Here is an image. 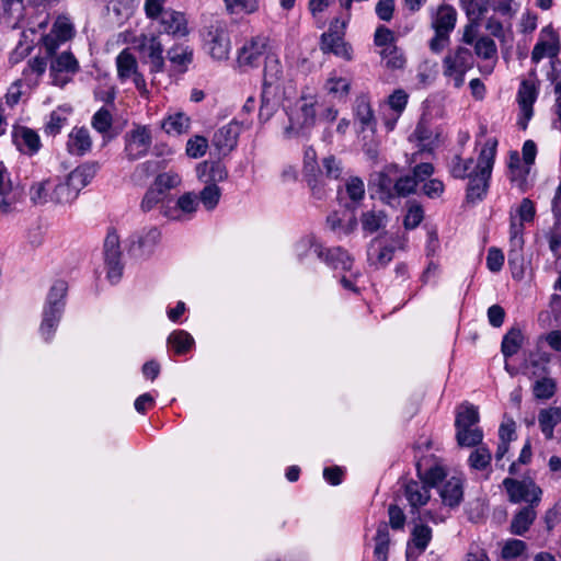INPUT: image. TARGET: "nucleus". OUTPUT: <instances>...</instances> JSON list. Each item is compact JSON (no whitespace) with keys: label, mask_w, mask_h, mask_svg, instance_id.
<instances>
[{"label":"nucleus","mask_w":561,"mask_h":561,"mask_svg":"<svg viewBox=\"0 0 561 561\" xmlns=\"http://www.w3.org/2000/svg\"><path fill=\"white\" fill-rule=\"evenodd\" d=\"M473 66V54L463 46H457L448 50L442 60L443 76L451 81L456 89H460L463 85L465 76Z\"/></svg>","instance_id":"6"},{"label":"nucleus","mask_w":561,"mask_h":561,"mask_svg":"<svg viewBox=\"0 0 561 561\" xmlns=\"http://www.w3.org/2000/svg\"><path fill=\"white\" fill-rule=\"evenodd\" d=\"M15 142L21 151L28 154L36 153L41 148L39 136L28 127H21L15 131Z\"/></svg>","instance_id":"31"},{"label":"nucleus","mask_w":561,"mask_h":561,"mask_svg":"<svg viewBox=\"0 0 561 561\" xmlns=\"http://www.w3.org/2000/svg\"><path fill=\"white\" fill-rule=\"evenodd\" d=\"M380 55L388 68L401 69L405 64L403 55L396 46H388L382 48Z\"/></svg>","instance_id":"54"},{"label":"nucleus","mask_w":561,"mask_h":561,"mask_svg":"<svg viewBox=\"0 0 561 561\" xmlns=\"http://www.w3.org/2000/svg\"><path fill=\"white\" fill-rule=\"evenodd\" d=\"M397 247L383 237L374 238L367 247V262L375 270L386 267L393 259Z\"/></svg>","instance_id":"14"},{"label":"nucleus","mask_w":561,"mask_h":561,"mask_svg":"<svg viewBox=\"0 0 561 561\" xmlns=\"http://www.w3.org/2000/svg\"><path fill=\"white\" fill-rule=\"evenodd\" d=\"M190 123L191 119L185 114L175 113L163 121L162 128L168 134L181 135L188 130Z\"/></svg>","instance_id":"41"},{"label":"nucleus","mask_w":561,"mask_h":561,"mask_svg":"<svg viewBox=\"0 0 561 561\" xmlns=\"http://www.w3.org/2000/svg\"><path fill=\"white\" fill-rule=\"evenodd\" d=\"M354 111L355 118L360 125V130H369L373 135L376 130V119L366 95L356 98Z\"/></svg>","instance_id":"26"},{"label":"nucleus","mask_w":561,"mask_h":561,"mask_svg":"<svg viewBox=\"0 0 561 561\" xmlns=\"http://www.w3.org/2000/svg\"><path fill=\"white\" fill-rule=\"evenodd\" d=\"M180 184H181L180 175L170 171V172L159 174L154 180L153 186L165 196V193L169 190L174 188V187L179 186Z\"/></svg>","instance_id":"55"},{"label":"nucleus","mask_w":561,"mask_h":561,"mask_svg":"<svg viewBox=\"0 0 561 561\" xmlns=\"http://www.w3.org/2000/svg\"><path fill=\"white\" fill-rule=\"evenodd\" d=\"M104 260L107 267V278L117 283L123 274L122 251L119 237L114 228L108 229L103 244Z\"/></svg>","instance_id":"12"},{"label":"nucleus","mask_w":561,"mask_h":561,"mask_svg":"<svg viewBox=\"0 0 561 561\" xmlns=\"http://www.w3.org/2000/svg\"><path fill=\"white\" fill-rule=\"evenodd\" d=\"M556 381L547 376L538 378L533 386L534 396L539 400L552 398L556 393Z\"/></svg>","instance_id":"46"},{"label":"nucleus","mask_w":561,"mask_h":561,"mask_svg":"<svg viewBox=\"0 0 561 561\" xmlns=\"http://www.w3.org/2000/svg\"><path fill=\"white\" fill-rule=\"evenodd\" d=\"M198 206V197L195 193L188 192L180 196L173 206L163 204L160 207V213L173 220H181L182 214H193Z\"/></svg>","instance_id":"21"},{"label":"nucleus","mask_w":561,"mask_h":561,"mask_svg":"<svg viewBox=\"0 0 561 561\" xmlns=\"http://www.w3.org/2000/svg\"><path fill=\"white\" fill-rule=\"evenodd\" d=\"M457 12L449 4H442L432 18V27L435 31L434 37L430 41V48L433 53H440L449 43V34L455 28Z\"/></svg>","instance_id":"7"},{"label":"nucleus","mask_w":561,"mask_h":561,"mask_svg":"<svg viewBox=\"0 0 561 561\" xmlns=\"http://www.w3.org/2000/svg\"><path fill=\"white\" fill-rule=\"evenodd\" d=\"M360 224L365 232L374 233L387 226L388 215L383 210H367L362 214Z\"/></svg>","instance_id":"33"},{"label":"nucleus","mask_w":561,"mask_h":561,"mask_svg":"<svg viewBox=\"0 0 561 561\" xmlns=\"http://www.w3.org/2000/svg\"><path fill=\"white\" fill-rule=\"evenodd\" d=\"M523 340L524 336L520 329L512 328L508 330L507 333L503 336L501 345V351L504 357L507 358L515 355L519 351L523 344Z\"/></svg>","instance_id":"38"},{"label":"nucleus","mask_w":561,"mask_h":561,"mask_svg":"<svg viewBox=\"0 0 561 561\" xmlns=\"http://www.w3.org/2000/svg\"><path fill=\"white\" fill-rule=\"evenodd\" d=\"M461 3L469 21H480L489 9L490 0H461Z\"/></svg>","instance_id":"48"},{"label":"nucleus","mask_w":561,"mask_h":561,"mask_svg":"<svg viewBox=\"0 0 561 561\" xmlns=\"http://www.w3.org/2000/svg\"><path fill=\"white\" fill-rule=\"evenodd\" d=\"M537 89L535 84L530 83L527 80H524L520 83L517 101L520 108L522 117L518 121V125L522 129H526L528 126V122L533 117L534 114V103L537 100Z\"/></svg>","instance_id":"19"},{"label":"nucleus","mask_w":561,"mask_h":561,"mask_svg":"<svg viewBox=\"0 0 561 561\" xmlns=\"http://www.w3.org/2000/svg\"><path fill=\"white\" fill-rule=\"evenodd\" d=\"M92 127L99 131L100 134L107 133L113 124V117L108 110L105 107H101L94 115L91 121Z\"/></svg>","instance_id":"57"},{"label":"nucleus","mask_w":561,"mask_h":561,"mask_svg":"<svg viewBox=\"0 0 561 561\" xmlns=\"http://www.w3.org/2000/svg\"><path fill=\"white\" fill-rule=\"evenodd\" d=\"M79 68L75 56L69 51H64L50 62L51 72H71L75 73Z\"/></svg>","instance_id":"43"},{"label":"nucleus","mask_w":561,"mask_h":561,"mask_svg":"<svg viewBox=\"0 0 561 561\" xmlns=\"http://www.w3.org/2000/svg\"><path fill=\"white\" fill-rule=\"evenodd\" d=\"M49 181H43L35 183L30 188L31 201L36 205H43L48 201V188Z\"/></svg>","instance_id":"64"},{"label":"nucleus","mask_w":561,"mask_h":561,"mask_svg":"<svg viewBox=\"0 0 561 561\" xmlns=\"http://www.w3.org/2000/svg\"><path fill=\"white\" fill-rule=\"evenodd\" d=\"M136 48L140 54L141 60L149 65L151 73L162 72L165 61L163 57V43L161 35L141 34L136 38Z\"/></svg>","instance_id":"9"},{"label":"nucleus","mask_w":561,"mask_h":561,"mask_svg":"<svg viewBox=\"0 0 561 561\" xmlns=\"http://www.w3.org/2000/svg\"><path fill=\"white\" fill-rule=\"evenodd\" d=\"M536 215V207L531 199L525 197L516 209V215L511 213L510 218V250L508 264L513 268H518L522 273L524 263V227L531 222Z\"/></svg>","instance_id":"1"},{"label":"nucleus","mask_w":561,"mask_h":561,"mask_svg":"<svg viewBox=\"0 0 561 561\" xmlns=\"http://www.w3.org/2000/svg\"><path fill=\"white\" fill-rule=\"evenodd\" d=\"M483 432L479 426L456 428V440L460 447H474L482 443Z\"/></svg>","instance_id":"40"},{"label":"nucleus","mask_w":561,"mask_h":561,"mask_svg":"<svg viewBox=\"0 0 561 561\" xmlns=\"http://www.w3.org/2000/svg\"><path fill=\"white\" fill-rule=\"evenodd\" d=\"M537 506L526 505L522 507L512 518L510 525V533L516 536L525 535L530 526L534 524L537 513Z\"/></svg>","instance_id":"27"},{"label":"nucleus","mask_w":561,"mask_h":561,"mask_svg":"<svg viewBox=\"0 0 561 561\" xmlns=\"http://www.w3.org/2000/svg\"><path fill=\"white\" fill-rule=\"evenodd\" d=\"M231 14L253 13L259 8L257 0H224Z\"/></svg>","instance_id":"56"},{"label":"nucleus","mask_w":561,"mask_h":561,"mask_svg":"<svg viewBox=\"0 0 561 561\" xmlns=\"http://www.w3.org/2000/svg\"><path fill=\"white\" fill-rule=\"evenodd\" d=\"M416 471L422 482L428 485L430 489L442 482L446 477V472L443 467L434 466L430 469L423 470L421 461L416 462Z\"/></svg>","instance_id":"42"},{"label":"nucleus","mask_w":561,"mask_h":561,"mask_svg":"<svg viewBox=\"0 0 561 561\" xmlns=\"http://www.w3.org/2000/svg\"><path fill=\"white\" fill-rule=\"evenodd\" d=\"M208 140L203 136H194L186 144V153L191 158H201L206 153Z\"/></svg>","instance_id":"60"},{"label":"nucleus","mask_w":561,"mask_h":561,"mask_svg":"<svg viewBox=\"0 0 561 561\" xmlns=\"http://www.w3.org/2000/svg\"><path fill=\"white\" fill-rule=\"evenodd\" d=\"M322 176L325 175L328 179L337 180L343 173L342 163L334 156L325 157L322 160Z\"/></svg>","instance_id":"61"},{"label":"nucleus","mask_w":561,"mask_h":561,"mask_svg":"<svg viewBox=\"0 0 561 561\" xmlns=\"http://www.w3.org/2000/svg\"><path fill=\"white\" fill-rule=\"evenodd\" d=\"M161 233L158 228L150 227L130 237L128 253L136 259L148 257L160 240Z\"/></svg>","instance_id":"13"},{"label":"nucleus","mask_w":561,"mask_h":561,"mask_svg":"<svg viewBox=\"0 0 561 561\" xmlns=\"http://www.w3.org/2000/svg\"><path fill=\"white\" fill-rule=\"evenodd\" d=\"M168 58L179 67H186L192 61L193 53L187 47L174 46L168 50Z\"/></svg>","instance_id":"58"},{"label":"nucleus","mask_w":561,"mask_h":561,"mask_svg":"<svg viewBox=\"0 0 561 561\" xmlns=\"http://www.w3.org/2000/svg\"><path fill=\"white\" fill-rule=\"evenodd\" d=\"M432 540V528L424 524H416L411 533V540L408 542L407 558L419 557L423 553Z\"/></svg>","instance_id":"23"},{"label":"nucleus","mask_w":561,"mask_h":561,"mask_svg":"<svg viewBox=\"0 0 561 561\" xmlns=\"http://www.w3.org/2000/svg\"><path fill=\"white\" fill-rule=\"evenodd\" d=\"M463 491L461 481L458 478H451L443 485L440 496L443 502L450 506L456 507L462 500Z\"/></svg>","instance_id":"34"},{"label":"nucleus","mask_w":561,"mask_h":561,"mask_svg":"<svg viewBox=\"0 0 561 561\" xmlns=\"http://www.w3.org/2000/svg\"><path fill=\"white\" fill-rule=\"evenodd\" d=\"M527 550V543L519 539H508L504 542L501 556L505 560H514L523 556Z\"/></svg>","instance_id":"50"},{"label":"nucleus","mask_w":561,"mask_h":561,"mask_svg":"<svg viewBox=\"0 0 561 561\" xmlns=\"http://www.w3.org/2000/svg\"><path fill=\"white\" fill-rule=\"evenodd\" d=\"M404 495L412 508V513L424 506L431 499L430 488L424 482L410 480L404 484Z\"/></svg>","instance_id":"25"},{"label":"nucleus","mask_w":561,"mask_h":561,"mask_svg":"<svg viewBox=\"0 0 561 561\" xmlns=\"http://www.w3.org/2000/svg\"><path fill=\"white\" fill-rule=\"evenodd\" d=\"M79 193L78 187L71 182L70 178L67 176L65 181L54 186L50 199L57 204H68L73 202Z\"/></svg>","instance_id":"32"},{"label":"nucleus","mask_w":561,"mask_h":561,"mask_svg":"<svg viewBox=\"0 0 561 561\" xmlns=\"http://www.w3.org/2000/svg\"><path fill=\"white\" fill-rule=\"evenodd\" d=\"M417 180L411 174L398 178L394 181V198L407 197L415 192Z\"/></svg>","instance_id":"51"},{"label":"nucleus","mask_w":561,"mask_h":561,"mask_svg":"<svg viewBox=\"0 0 561 561\" xmlns=\"http://www.w3.org/2000/svg\"><path fill=\"white\" fill-rule=\"evenodd\" d=\"M479 420L478 408L470 403H463L457 409L455 427L463 431V427L477 426Z\"/></svg>","instance_id":"35"},{"label":"nucleus","mask_w":561,"mask_h":561,"mask_svg":"<svg viewBox=\"0 0 561 561\" xmlns=\"http://www.w3.org/2000/svg\"><path fill=\"white\" fill-rule=\"evenodd\" d=\"M423 218V208L420 205L414 204L409 207L408 213L404 216L403 225L405 229H414L422 222Z\"/></svg>","instance_id":"63"},{"label":"nucleus","mask_w":561,"mask_h":561,"mask_svg":"<svg viewBox=\"0 0 561 561\" xmlns=\"http://www.w3.org/2000/svg\"><path fill=\"white\" fill-rule=\"evenodd\" d=\"M473 159L462 160L460 156H455L450 163V173L456 179H466L471 176L476 169H472Z\"/></svg>","instance_id":"49"},{"label":"nucleus","mask_w":561,"mask_h":561,"mask_svg":"<svg viewBox=\"0 0 561 561\" xmlns=\"http://www.w3.org/2000/svg\"><path fill=\"white\" fill-rule=\"evenodd\" d=\"M561 422V408L550 407L542 409L538 414V423L545 438L550 440L553 438L554 427Z\"/></svg>","instance_id":"30"},{"label":"nucleus","mask_w":561,"mask_h":561,"mask_svg":"<svg viewBox=\"0 0 561 561\" xmlns=\"http://www.w3.org/2000/svg\"><path fill=\"white\" fill-rule=\"evenodd\" d=\"M283 78V68L279 59L268 54L265 56L263 87L261 93V105L259 118L267 122L274 115L277 108L276 95L279 91L280 80Z\"/></svg>","instance_id":"2"},{"label":"nucleus","mask_w":561,"mask_h":561,"mask_svg":"<svg viewBox=\"0 0 561 561\" xmlns=\"http://www.w3.org/2000/svg\"><path fill=\"white\" fill-rule=\"evenodd\" d=\"M495 147L496 141H494L492 146L484 147L481 150L476 165V172L469 176L466 195L468 202L474 203L481 201L485 195L494 164Z\"/></svg>","instance_id":"4"},{"label":"nucleus","mask_w":561,"mask_h":561,"mask_svg":"<svg viewBox=\"0 0 561 561\" xmlns=\"http://www.w3.org/2000/svg\"><path fill=\"white\" fill-rule=\"evenodd\" d=\"M477 448L469 456V465L476 470H484L491 462V451L486 446L478 445Z\"/></svg>","instance_id":"47"},{"label":"nucleus","mask_w":561,"mask_h":561,"mask_svg":"<svg viewBox=\"0 0 561 561\" xmlns=\"http://www.w3.org/2000/svg\"><path fill=\"white\" fill-rule=\"evenodd\" d=\"M243 123H239L233 119L229 124L220 127L213 137V145L216 149L222 153L227 154L231 150L234 149L238 142V137L242 129Z\"/></svg>","instance_id":"18"},{"label":"nucleus","mask_w":561,"mask_h":561,"mask_svg":"<svg viewBox=\"0 0 561 561\" xmlns=\"http://www.w3.org/2000/svg\"><path fill=\"white\" fill-rule=\"evenodd\" d=\"M92 139L85 127H75L67 140V150L72 156H84L91 150Z\"/></svg>","instance_id":"24"},{"label":"nucleus","mask_w":561,"mask_h":561,"mask_svg":"<svg viewBox=\"0 0 561 561\" xmlns=\"http://www.w3.org/2000/svg\"><path fill=\"white\" fill-rule=\"evenodd\" d=\"M160 24L168 35L183 37L188 34L187 20L184 13L167 10L161 14Z\"/></svg>","instance_id":"22"},{"label":"nucleus","mask_w":561,"mask_h":561,"mask_svg":"<svg viewBox=\"0 0 561 561\" xmlns=\"http://www.w3.org/2000/svg\"><path fill=\"white\" fill-rule=\"evenodd\" d=\"M550 362V355L545 352H531L525 359L523 369L524 374L529 377H545L548 374V364Z\"/></svg>","instance_id":"28"},{"label":"nucleus","mask_w":561,"mask_h":561,"mask_svg":"<svg viewBox=\"0 0 561 561\" xmlns=\"http://www.w3.org/2000/svg\"><path fill=\"white\" fill-rule=\"evenodd\" d=\"M158 169H159L158 161H145L135 168V170L131 174V179L136 183H142L148 178L153 175L158 171Z\"/></svg>","instance_id":"59"},{"label":"nucleus","mask_w":561,"mask_h":561,"mask_svg":"<svg viewBox=\"0 0 561 561\" xmlns=\"http://www.w3.org/2000/svg\"><path fill=\"white\" fill-rule=\"evenodd\" d=\"M151 134L147 127H138L127 135L125 153L128 160L134 161L147 154L151 146Z\"/></svg>","instance_id":"16"},{"label":"nucleus","mask_w":561,"mask_h":561,"mask_svg":"<svg viewBox=\"0 0 561 561\" xmlns=\"http://www.w3.org/2000/svg\"><path fill=\"white\" fill-rule=\"evenodd\" d=\"M117 76L121 80L131 78L138 71V64L135 56L128 50H122L116 57Z\"/></svg>","instance_id":"37"},{"label":"nucleus","mask_w":561,"mask_h":561,"mask_svg":"<svg viewBox=\"0 0 561 561\" xmlns=\"http://www.w3.org/2000/svg\"><path fill=\"white\" fill-rule=\"evenodd\" d=\"M394 181L386 173H379L377 176L376 184L380 198L387 204H391V201L394 199Z\"/></svg>","instance_id":"53"},{"label":"nucleus","mask_w":561,"mask_h":561,"mask_svg":"<svg viewBox=\"0 0 561 561\" xmlns=\"http://www.w3.org/2000/svg\"><path fill=\"white\" fill-rule=\"evenodd\" d=\"M100 168L101 165L99 162L88 161L77 167L73 171H71L68 174V176L70 178L71 182L78 187V190L81 191L83 187L91 183V181L99 172Z\"/></svg>","instance_id":"29"},{"label":"nucleus","mask_w":561,"mask_h":561,"mask_svg":"<svg viewBox=\"0 0 561 561\" xmlns=\"http://www.w3.org/2000/svg\"><path fill=\"white\" fill-rule=\"evenodd\" d=\"M473 47L476 55L482 59L496 57L497 48L495 42L488 36H481L478 38Z\"/></svg>","instance_id":"52"},{"label":"nucleus","mask_w":561,"mask_h":561,"mask_svg":"<svg viewBox=\"0 0 561 561\" xmlns=\"http://www.w3.org/2000/svg\"><path fill=\"white\" fill-rule=\"evenodd\" d=\"M268 39L255 36L247 41L238 51L237 61L240 67H256L265 55Z\"/></svg>","instance_id":"15"},{"label":"nucleus","mask_w":561,"mask_h":561,"mask_svg":"<svg viewBox=\"0 0 561 561\" xmlns=\"http://www.w3.org/2000/svg\"><path fill=\"white\" fill-rule=\"evenodd\" d=\"M345 27L346 21L335 19L330 24L328 32L321 35L320 48L324 54H333L345 60L352 59V46L344 41Z\"/></svg>","instance_id":"11"},{"label":"nucleus","mask_w":561,"mask_h":561,"mask_svg":"<svg viewBox=\"0 0 561 561\" xmlns=\"http://www.w3.org/2000/svg\"><path fill=\"white\" fill-rule=\"evenodd\" d=\"M503 486L506 490L511 503H528V505L538 506L541 501L542 490L531 478L522 480L505 478Z\"/></svg>","instance_id":"10"},{"label":"nucleus","mask_w":561,"mask_h":561,"mask_svg":"<svg viewBox=\"0 0 561 561\" xmlns=\"http://www.w3.org/2000/svg\"><path fill=\"white\" fill-rule=\"evenodd\" d=\"M374 561H388L389 553V529L388 525L382 522L378 525L375 536Z\"/></svg>","instance_id":"36"},{"label":"nucleus","mask_w":561,"mask_h":561,"mask_svg":"<svg viewBox=\"0 0 561 561\" xmlns=\"http://www.w3.org/2000/svg\"><path fill=\"white\" fill-rule=\"evenodd\" d=\"M168 344L173 347L176 355H183L192 348L194 339L184 330H175L169 335Z\"/></svg>","instance_id":"39"},{"label":"nucleus","mask_w":561,"mask_h":561,"mask_svg":"<svg viewBox=\"0 0 561 561\" xmlns=\"http://www.w3.org/2000/svg\"><path fill=\"white\" fill-rule=\"evenodd\" d=\"M220 196H221V191L217 186V184L208 183L201 191V193L197 197H198V203L201 202L207 210H213L218 205Z\"/></svg>","instance_id":"44"},{"label":"nucleus","mask_w":561,"mask_h":561,"mask_svg":"<svg viewBox=\"0 0 561 561\" xmlns=\"http://www.w3.org/2000/svg\"><path fill=\"white\" fill-rule=\"evenodd\" d=\"M323 248L322 244L318 243L313 236H305L295 244V253L297 259L302 262L308 259L311 254L316 255V249Z\"/></svg>","instance_id":"45"},{"label":"nucleus","mask_w":561,"mask_h":561,"mask_svg":"<svg viewBox=\"0 0 561 561\" xmlns=\"http://www.w3.org/2000/svg\"><path fill=\"white\" fill-rule=\"evenodd\" d=\"M316 256L334 270L350 271L354 259L341 247L317 248Z\"/></svg>","instance_id":"20"},{"label":"nucleus","mask_w":561,"mask_h":561,"mask_svg":"<svg viewBox=\"0 0 561 561\" xmlns=\"http://www.w3.org/2000/svg\"><path fill=\"white\" fill-rule=\"evenodd\" d=\"M204 46L215 60H226L229 57L231 43L226 23L220 20L210 21L203 33Z\"/></svg>","instance_id":"8"},{"label":"nucleus","mask_w":561,"mask_h":561,"mask_svg":"<svg viewBox=\"0 0 561 561\" xmlns=\"http://www.w3.org/2000/svg\"><path fill=\"white\" fill-rule=\"evenodd\" d=\"M346 193L353 202H359L365 196V185L362 179L351 178L345 185Z\"/></svg>","instance_id":"62"},{"label":"nucleus","mask_w":561,"mask_h":561,"mask_svg":"<svg viewBox=\"0 0 561 561\" xmlns=\"http://www.w3.org/2000/svg\"><path fill=\"white\" fill-rule=\"evenodd\" d=\"M560 51L559 35L550 27H543L540 38L531 53L533 62H539L543 57H556Z\"/></svg>","instance_id":"17"},{"label":"nucleus","mask_w":561,"mask_h":561,"mask_svg":"<svg viewBox=\"0 0 561 561\" xmlns=\"http://www.w3.org/2000/svg\"><path fill=\"white\" fill-rule=\"evenodd\" d=\"M68 291V284L62 279L54 282L49 288L46 302L43 309V319L39 327L41 335L45 341H50L65 309V298Z\"/></svg>","instance_id":"3"},{"label":"nucleus","mask_w":561,"mask_h":561,"mask_svg":"<svg viewBox=\"0 0 561 561\" xmlns=\"http://www.w3.org/2000/svg\"><path fill=\"white\" fill-rule=\"evenodd\" d=\"M316 104L312 98H301L288 112L289 125L284 129L286 138L307 137L316 124Z\"/></svg>","instance_id":"5"}]
</instances>
